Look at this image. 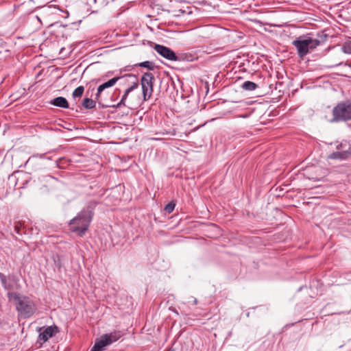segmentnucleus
<instances>
[{
    "mask_svg": "<svg viewBox=\"0 0 351 351\" xmlns=\"http://www.w3.org/2000/svg\"><path fill=\"white\" fill-rule=\"evenodd\" d=\"M26 6L27 5L25 3H22L18 6V9H19L21 12H23L25 11Z\"/></svg>",
    "mask_w": 351,
    "mask_h": 351,
    "instance_id": "nucleus-26",
    "label": "nucleus"
},
{
    "mask_svg": "<svg viewBox=\"0 0 351 351\" xmlns=\"http://www.w3.org/2000/svg\"><path fill=\"white\" fill-rule=\"evenodd\" d=\"M331 123H338L351 120V101L338 103L332 109Z\"/></svg>",
    "mask_w": 351,
    "mask_h": 351,
    "instance_id": "nucleus-4",
    "label": "nucleus"
},
{
    "mask_svg": "<svg viewBox=\"0 0 351 351\" xmlns=\"http://www.w3.org/2000/svg\"><path fill=\"white\" fill-rule=\"evenodd\" d=\"M136 66L147 68L150 71H153L155 68L154 63L152 62H150V61H145V62H141L138 64H136Z\"/></svg>",
    "mask_w": 351,
    "mask_h": 351,
    "instance_id": "nucleus-17",
    "label": "nucleus"
},
{
    "mask_svg": "<svg viewBox=\"0 0 351 351\" xmlns=\"http://www.w3.org/2000/svg\"><path fill=\"white\" fill-rule=\"evenodd\" d=\"M32 11H33V10H31L28 11V13H31V12H32Z\"/></svg>",
    "mask_w": 351,
    "mask_h": 351,
    "instance_id": "nucleus-32",
    "label": "nucleus"
},
{
    "mask_svg": "<svg viewBox=\"0 0 351 351\" xmlns=\"http://www.w3.org/2000/svg\"><path fill=\"white\" fill-rule=\"evenodd\" d=\"M107 346H108L107 341L102 335L99 339H96L90 351H104Z\"/></svg>",
    "mask_w": 351,
    "mask_h": 351,
    "instance_id": "nucleus-13",
    "label": "nucleus"
},
{
    "mask_svg": "<svg viewBox=\"0 0 351 351\" xmlns=\"http://www.w3.org/2000/svg\"><path fill=\"white\" fill-rule=\"evenodd\" d=\"M43 329V328H39L38 331H40Z\"/></svg>",
    "mask_w": 351,
    "mask_h": 351,
    "instance_id": "nucleus-33",
    "label": "nucleus"
},
{
    "mask_svg": "<svg viewBox=\"0 0 351 351\" xmlns=\"http://www.w3.org/2000/svg\"><path fill=\"white\" fill-rule=\"evenodd\" d=\"M241 117H243V118L247 117V115H242Z\"/></svg>",
    "mask_w": 351,
    "mask_h": 351,
    "instance_id": "nucleus-31",
    "label": "nucleus"
},
{
    "mask_svg": "<svg viewBox=\"0 0 351 351\" xmlns=\"http://www.w3.org/2000/svg\"><path fill=\"white\" fill-rule=\"evenodd\" d=\"M84 91V86H80L74 90L72 95L73 97H80L83 95Z\"/></svg>",
    "mask_w": 351,
    "mask_h": 351,
    "instance_id": "nucleus-19",
    "label": "nucleus"
},
{
    "mask_svg": "<svg viewBox=\"0 0 351 351\" xmlns=\"http://www.w3.org/2000/svg\"><path fill=\"white\" fill-rule=\"evenodd\" d=\"M241 87L244 90L251 91L255 90L258 87V85L253 82L245 81V82L243 83Z\"/></svg>",
    "mask_w": 351,
    "mask_h": 351,
    "instance_id": "nucleus-16",
    "label": "nucleus"
},
{
    "mask_svg": "<svg viewBox=\"0 0 351 351\" xmlns=\"http://www.w3.org/2000/svg\"><path fill=\"white\" fill-rule=\"evenodd\" d=\"M351 156V146L349 145L347 149L343 151H337L331 153L328 156V158L332 160H346Z\"/></svg>",
    "mask_w": 351,
    "mask_h": 351,
    "instance_id": "nucleus-11",
    "label": "nucleus"
},
{
    "mask_svg": "<svg viewBox=\"0 0 351 351\" xmlns=\"http://www.w3.org/2000/svg\"><path fill=\"white\" fill-rule=\"evenodd\" d=\"M123 334L121 331H114L108 334L103 335V337L107 341L108 345L117 341L122 337Z\"/></svg>",
    "mask_w": 351,
    "mask_h": 351,
    "instance_id": "nucleus-12",
    "label": "nucleus"
},
{
    "mask_svg": "<svg viewBox=\"0 0 351 351\" xmlns=\"http://www.w3.org/2000/svg\"><path fill=\"white\" fill-rule=\"evenodd\" d=\"M342 51L347 54H351V41L346 43L342 47Z\"/></svg>",
    "mask_w": 351,
    "mask_h": 351,
    "instance_id": "nucleus-21",
    "label": "nucleus"
},
{
    "mask_svg": "<svg viewBox=\"0 0 351 351\" xmlns=\"http://www.w3.org/2000/svg\"><path fill=\"white\" fill-rule=\"evenodd\" d=\"M13 177H14V175L12 174V175H11V176L9 177V179H11Z\"/></svg>",
    "mask_w": 351,
    "mask_h": 351,
    "instance_id": "nucleus-30",
    "label": "nucleus"
},
{
    "mask_svg": "<svg viewBox=\"0 0 351 351\" xmlns=\"http://www.w3.org/2000/svg\"><path fill=\"white\" fill-rule=\"evenodd\" d=\"M154 49L158 53L168 60L177 61L178 60L175 52L166 46L156 44Z\"/></svg>",
    "mask_w": 351,
    "mask_h": 351,
    "instance_id": "nucleus-9",
    "label": "nucleus"
},
{
    "mask_svg": "<svg viewBox=\"0 0 351 351\" xmlns=\"http://www.w3.org/2000/svg\"><path fill=\"white\" fill-rule=\"evenodd\" d=\"M326 38L327 35L326 34L321 35L320 39H315L310 37L305 38L299 37L292 42V45L297 49L298 56L303 58L317 46L324 43Z\"/></svg>",
    "mask_w": 351,
    "mask_h": 351,
    "instance_id": "nucleus-3",
    "label": "nucleus"
},
{
    "mask_svg": "<svg viewBox=\"0 0 351 351\" xmlns=\"http://www.w3.org/2000/svg\"><path fill=\"white\" fill-rule=\"evenodd\" d=\"M27 182H28V180H26L25 182L23 183V187H25V184H26Z\"/></svg>",
    "mask_w": 351,
    "mask_h": 351,
    "instance_id": "nucleus-29",
    "label": "nucleus"
},
{
    "mask_svg": "<svg viewBox=\"0 0 351 351\" xmlns=\"http://www.w3.org/2000/svg\"><path fill=\"white\" fill-rule=\"evenodd\" d=\"M197 303H198L197 300L196 298H193V304H194L195 305H196V304H197Z\"/></svg>",
    "mask_w": 351,
    "mask_h": 351,
    "instance_id": "nucleus-28",
    "label": "nucleus"
},
{
    "mask_svg": "<svg viewBox=\"0 0 351 351\" xmlns=\"http://www.w3.org/2000/svg\"><path fill=\"white\" fill-rule=\"evenodd\" d=\"M7 297L10 300L15 302L16 309L22 317L29 318L34 313L35 305L28 297L16 292H8Z\"/></svg>",
    "mask_w": 351,
    "mask_h": 351,
    "instance_id": "nucleus-2",
    "label": "nucleus"
},
{
    "mask_svg": "<svg viewBox=\"0 0 351 351\" xmlns=\"http://www.w3.org/2000/svg\"><path fill=\"white\" fill-rule=\"evenodd\" d=\"M96 100L90 98H85L82 102V106L85 109H93L95 108Z\"/></svg>",
    "mask_w": 351,
    "mask_h": 351,
    "instance_id": "nucleus-15",
    "label": "nucleus"
},
{
    "mask_svg": "<svg viewBox=\"0 0 351 351\" xmlns=\"http://www.w3.org/2000/svg\"><path fill=\"white\" fill-rule=\"evenodd\" d=\"M154 77L152 73L147 72L141 77V84L144 101H147L153 93Z\"/></svg>",
    "mask_w": 351,
    "mask_h": 351,
    "instance_id": "nucleus-6",
    "label": "nucleus"
},
{
    "mask_svg": "<svg viewBox=\"0 0 351 351\" xmlns=\"http://www.w3.org/2000/svg\"><path fill=\"white\" fill-rule=\"evenodd\" d=\"M101 94V93H99L98 90H97V93L95 94V97L94 99V100H96V103L97 102L99 105L101 104V99H100Z\"/></svg>",
    "mask_w": 351,
    "mask_h": 351,
    "instance_id": "nucleus-24",
    "label": "nucleus"
},
{
    "mask_svg": "<svg viewBox=\"0 0 351 351\" xmlns=\"http://www.w3.org/2000/svg\"><path fill=\"white\" fill-rule=\"evenodd\" d=\"M44 156H45V154H40V155H39V154H36V155H34V157H37V156H38V157H40V158H44Z\"/></svg>",
    "mask_w": 351,
    "mask_h": 351,
    "instance_id": "nucleus-27",
    "label": "nucleus"
},
{
    "mask_svg": "<svg viewBox=\"0 0 351 351\" xmlns=\"http://www.w3.org/2000/svg\"><path fill=\"white\" fill-rule=\"evenodd\" d=\"M175 206L176 204L173 202H170L165 206V210L169 214L173 211Z\"/></svg>",
    "mask_w": 351,
    "mask_h": 351,
    "instance_id": "nucleus-20",
    "label": "nucleus"
},
{
    "mask_svg": "<svg viewBox=\"0 0 351 351\" xmlns=\"http://www.w3.org/2000/svg\"><path fill=\"white\" fill-rule=\"evenodd\" d=\"M58 182V180L53 176H43L38 180L39 189L42 193L49 192L54 189Z\"/></svg>",
    "mask_w": 351,
    "mask_h": 351,
    "instance_id": "nucleus-7",
    "label": "nucleus"
},
{
    "mask_svg": "<svg viewBox=\"0 0 351 351\" xmlns=\"http://www.w3.org/2000/svg\"><path fill=\"white\" fill-rule=\"evenodd\" d=\"M95 200L90 201L87 205L72 219L69 223V230L79 237H83L88 229L94 216V210L97 205Z\"/></svg>",
    "mask_w": 351,
    "mask_h": 351,
    "instance_id": "nucleus-1",
    "label": "nucleus"
},
{
    "mask_svg": "<svg viewBox=\"0 0 351 351\" xmlns=\"http://www.w3.org/2000/svg\"><path fill=\"white\" fill-rule=\"evenodd\" d=\"M167 351H173L171 348L169 349Z\"/></svg>",
    "mask_w": 351,
    "mask_h": 351,
    "instance_id": "nucleus-34",
    "label": "nucleus"
},
{
    "mask_svg": "<svg viewBox=\"0 0 351 351\" xmlns=\"http://www.w3.org/2000/svg\"><path fill=\"white\" fill-rule=\"evenodd\" d=\"M58 332H59V328L56 325L47 326L43 332H40L38 337V342L40 341L46 342L50 338L54 337Z\"/></svg>",
    "mask_w": 351,
    "mask_h": 351,
    "instance_id": "nucleus-10",
    "label": "nucleus"
},
{
    "mask_svg": "<svg viewBox=\"0 0 351 351\" xmlns=\"http://www.w3.org/2000/svg\"><path fill=\"white\" fill-rule=\"evenodd\" d=\"M21 228H22V225H21V223L17 222V223H15V225H14V230H15V231L16 232L17 234H21Z\"/></svg>",
    "mask_w": 351,
    "mask_h": 351,
    "instance_id": "nucleus-23",
    "label": "nucleus"
},
{
    "mask_svg": "<svg viewBox=\"0 0 351 351\" xmlns=\"http://www.w3.org/2000/svg\"><path fill=\"white\" fill-rule=\"evenodd\" d=\"M119 77H123V79H119V82L121 84L126 85L128 86L125 89L123 95H122L121 101L117 104V108H121V106H126L125 101L128 98L129 94L132 92L134 90L137 89L138 88L139 84L138 80L136 78L135 75L128 74L123 76H119Z\"/></svg>",
    "mask_w": 351,
    "mask_h": 351,
    "instance_id": "nucleus-5",
    "label": "nucleus"
},
{
    "mask_svg": "<svg viewBox=\"0 0 351 351\" xmlns=\"http://www.w3.org/2000/svg\"><path fill=\"white\" fill-rule=\"evenodd\" d=\"M106 88L105 87V86L102 84L101 85H99L97 88V90L99 93H102V91H104Z\"/></svg>",
    "mask_w": 351,
    "mask_h": 351,
    "instance_id": "nucleus-25",
    "label": "nucleus"
},
{
    "mask_svg": "<svg viewBox=\"0 0 351 351\" xmlns=\"http://www.w3.org/2000/svg\"><path fill=\"white\" fill-rule=\"evenodd\" d=\"M119 79L124 80L123 77H113L108 81L104 82L103 84L105 86L106 88L113 86L117 82H119Z\"/></svg>",
    "mask_w": 351,
    "mask_h": 351,
    "instance_id": "nucleus-18",
    "label": "nucleus"
},
{
    "mask_svg": "<svg viewBox=\"0 0 351 351\" xmlns=\"http://www.w3.org/2000/svg\"><path fill=\"white\" fill-rule=\"evenodd\" d=\"M0 280L6 290H12L19 287V278L15 275H9L6 276L5 274L0 273Z\"/></svg>",
    "mask_w": 351,
    "mask_h": 351,
    "instance_id": "nucleus-8",
    "label": "nucleus"
},
{
    "mask_svg": "<svg viewBox=\"0 0 351 351\" xmlns=\"http://www.w3.org/2000/svg\"><path fill=\"white\" fill-rule=\"evenodd\" d=\"M51 104L57 107L62 108H69V103L66 98L63 97H58L54 98L51 101Z\"/></svg>",
    "mask_w": 351,
    "mask_h": 351,
    "instance_id": "nucleus-14",
    "label": "nucleus"
},
{
    "mask_svg": "<svg viewBox=\"0 0 351 351\" xmlns=\"http://www.w3.org/2000/svg\"><path fill=\"white\" fill-rule=\"evenodd\" d=\"M350 145H348L347 142H341L337 145L336 149L339 151H343L347 149V147H348Z\"/></svg>",
    "mask_w": 351,
    "mask_h": 351,
    "instance_id": "nucleus-22",
    "label": "nucleus"
}]
</instances>
